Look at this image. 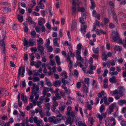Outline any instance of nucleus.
Returning <instances> with one entry per match:
<instances>
[{
    "label": "nucleus",
    "mask_w": 126,
    "mask_h": 126,
    "mask_svg": "<svg viewBox=\"0 0 126 126\" xmlns=\"http://www.w3.org/2000/svg\"><path fill=\"white\" fill-rule=\"evenodd\" d=\"M55 113L57 114L56 115V117L57 118L54 116L49 117L48 118V121L49 122L55 124H57L62 120H65L66 118L65 116H62V114L59 112V111L58 110L56 111Z\"/></svg>",
    "instance_id": "f257e3e1"
},
{
    "label": "nucleus",
    "mask_w": 126,
    "mask_h": 126,
    "mask_svg": "<svg viewBox=\"0 0 126 126\" xmlns=\"http://www.w3.org/2000/svg\"><path fill=\"white\" fill-rule=\"evenodd\" d=\"M24 46L28 47L30 46H33L35 43V40L33 39H30L28 41L26 38H24V40L23 41Z\"/></svg>",
    "instance_id": "f03ea898"
},
{
    "label": "nucleus",
    "mask_w": 126,
    "mask_h": 126,
    "mask_svg": "<svg viewBox=\"0 0 126 126\" xmlns=\"http://www.w3.org/2000/svg\"><path fill=\"white\" fill-rule=\"evenodd\" d=\"M112 36V41L114 42H117L120 38V36L118 31L117 30L113 31Z\"/></svg>",
    "instance_id": "7ed1b4c3"
},
{
    "label": "nucleus",
    "mask_w": 126,
    "mask_h": 126,
    "mask_svg": "<svg viewBox=\"0 0 126 126\" xmlns=\"http://www.w3.org/2000/svg\"><path fill=\"white\" fill-rule=\"evenodd\" d=\"M114 107H115L118 110L119 107L117 105L116 103H113L109 106V114H110L111 112L113 111V109Z\"/></svg>",
    "instance_id": "20e7f679"
},
{
    "label": "nucleus",
    "mask_w": 126,
    "mask_h": 126,
    "mask_svg": "<svg viewBox=\"0 0 126 126\" xmlns=\"http://www.w3.org/2000/svg\"><path fill=\"white\" fill-rule=\"evenodd\" d=\"M38 51L39 52V53L40 54L41 56L44 55V47L42 46H41L40 44H38L37 47Z\"/></svg>",
    "instance_id": "39448f33"
},
{
    "label": "nucleus",
    "mask_w": 126,
    "mask_h": 126,
    "mask_svg": "<svg viewBox=\"0 0 126 126\" xmlns=\"http://www.w3.org/2000/svg\"><path fill=\"white\" fill-rule=\"evenodd\" d=\"M76 57L77 60L80 61L82 62L83 61V58H82L80 56L81 53V51L79 50H76Z\"/></svg>",
    "instance_id": "423d86ee"
},
{
    "label": "nucleus",
    "mask_w": 126,
    "mask_h": 126,
    "mask_svg": "<svg viewBox=\"0 0 126 126\" xmlns=\"http://www.w3.org/2000/svg\"><path fill=\"white\" fill-rule=\"evenodd\" d=\"M125 90L124 88L123 87L120 88L118 91V94L120 96H123L124 95V93L125 92Z\"/></svg>",
    "instance_id": "0eeeda50"
},
{
    "label": "nucleus",
    "mask_w": 126,
    "mask_h": 126,
    "mask_svg": "<svg viewBox=\"0 0 126 126\" xmlns=\"http://www.w3.org/2000/svg\"><path fill=\"white\" fill-rule=\"evenodd\" d=\"M83 94L86 95L87 93L88 92V87H86L85 84L84 82H83Z\"/></svg>",
    "instance_id": "6e6552de"
},
{
    "label": "nucleus",
    "mask_w": 126,
    "mask_h": 126,
    "mask_svg": "<svg viewBox=\"0 0 126 126\" xmlns=\"http://www.w3.org/2000/svg\"><path fill=\"white\" fill-rule=\"evenodd\" d=\"M80 30L81 32L83 33L86 32V29L87 27V25L85 24H81Z\"/></svg>",
    "instance_id": "1a4fd4ad"
},
{
    "label": "nucleus",
    "mask_w": 126,
    "mask_h": 126,
    "mask_svg": "<svg viewBox=\"0 0 126 126\" xmlns=\"http://www.w3.org/2000/svg\"><path fill=\"white\" fill-rule=\"evenodd\" d=\"M56 96H54L53 98V102H57L56 100H59L61 99V97L60 94L59 93H56L55 94Z\"/></svg>",
    "instance_id": "9d476101"
},
{
    "label": "nucleus",
    "mask_w": 126,
    "mask_h": 126,
    "mask_svg": "<svg viewBox=\"0 0 126 126\" xmlns=\"http://www.w3.org/2000/svg\"><path fill=\"white\" fill-rule=\"evenodd\" d=\"M58 105L57 102H53V105L51 106V110L52 111H54L56 109V107Z\"/></svg>",
    "instance_id": "9b49d317"
},
{
    "label": "nucleus",
    "mask_w": 126,
    "mask_h": 126,
    "mask_svg": "<svg viewBox=\"0 0 126 126\" xmlns=\"http://www.w3.org/2000/svg\"><path fill=\"white\" fill-rule=\"evenodd\" d=\"M109 80L110 82L112 83H115L118 82L117 80L114 76H113L110 78L109 79Z\"/></svg>",
    "instance_id": "f8f14e48"
},
{
    "label": "nucleus",
    "mask_w": 126,
    "mask_h": 126,
    "mask_svg": "<svg viewBox=\"0 0 126 126\" xmlns=\"http://www.w3.org/2000/svg\"><path fill=\"white\" fill-rule=\"evenodd\" d=\"M39 90V87L38 86H36L35 85H34L32 88V92L34 93H35V92L36 93H38Z\"/></svg>",
    "instance_id": "ddd939ff"
},
{
    "label": "nucleus",
    "mask_w": 126,
    "mask_h": 126,
    "mask_svg": "<svg viewBox=\"0 0 126 126\" xmlns=\"http://www.w3.org/2000/svg\"><path fill=\"white\" fill-rule=\"evenodd\" d=\"M77 22L76 21L73 22L71 26L72 29L73 30H76L77 26Z\"/></svg>",
    "instance_id": "4468645a"
},
{
    "label": "nucleus",
    "mask_w": 126,
    "mask_h": 126,
    "mask_svg": "<svg viewBox=\"0 0 126 126\" xmlns=\"http://www.w3.org/2000/svg\"><path fill=\"white\" fill-rule=\"evenodd\" d=\"M118 104L120 106H122L124 104L126 105V100L123 99L119 100L118 102Z\"/></svg>",
    "instance_id": "2eb2a0df"
},
{
    "label": "nucleus",
    "mask_w": 126,
    "mask_h": 126,
    "mask_svg": "<svg viewBox=\"0 0 126 126\" xmlns=\"http://www.w3.org/2000/svg\"><path fill=\"white\" fill-rule=\"evenodd\" d=\"M72 122L71 121V118L70 117H68L65 121V124L66 125H68L70 124V125H72Z\"/></svg>",
    "instance_id": "dca6fc26"
},
{
    "label": "nucleus",
    "mask_w": 126,
    "mask_h": 126,
    "mask_svg": "<svg viewBox=\"0 0 126 126\" xmlns=\"http://www.w3.org/2000/svg\"><path fill=\"white\" fill-rule=\"evenodd\" d=\"M61 82L59 80H57L53 83V85L55 87H57L60 86Z\"/></svg>",
    "instance_id": "f3484780"
},
{
    "label": "nucleus",
    "mask_w": 126,
    "mask_h": 126,
    "mask_svg": "<svg viewBox=\"0 0 126 126\" xmlns=\"http://www.w3.org/2000/svg\"><path fill=\"white\" fill-rule=\"evenodd\" d=\"M82 52L83 55L84 57L88 56V51L87 48H83L82 49Z\"/></svg>",
    "instance_id": "a211bd4d"
},
{
    "label": "nucleus",
    "mask_w": 126,
    "mask_h": 126,
    "mask_svg": "<svg viewBox=\"0 0 126 126\" xmlns=\"http://www.w3.org/2000/svg\"><path fill=\"white\" fill-rule=\"evenodd\" d=\"M76 125L77 126H87L85 123L82 122L80 121L76 122Z\"/></svg>",
    "instance_id": "6ab92c4d"
},
{
    "label": "nucleus",
    "mask_w": 126,
    "mask_h": 126,
    "mask_svg": "<svg viewBox=\"0 0 126 126\" xmlns=\"http://www.w3.org/2000/svg\"><path fill=\"white\" fill-rule=\"evenodd\" d=\"M107 51H104L102 52V55L103 57V58H102V59L105 61L107 60L108 58L107 54Z\"/></svg>",
    "instance_id": "aec40b11"
},
{
    "label": "nucleus",
    "mask_w": 126,
    "mask_h": 126,
    "mask_svg": "<svg viewBox=\"0 0 126 126\" xmlns=\"http://www.w3.org/2000/svg\"><path fill=\"white\" fill-rule=\"evenodd\" d=\"M46 82V84L48 87H51L52 86V84L50 80L47 78H46L45 79Z\"/></svg>",
    "instance_id": "412c9836"
},
{
    "label": "nucleus",
    "mask_w": 126,
    "mask_h": 126,
    "mask_svg": "<svg viewBox=\"0 0 126 126\" xmlns=\"http://www.w3.org/2000/svg\"><path fill=\"white\" fill-rule=\"evenodd\" d=\"M65 78H61V80L63 83V85L66 86V84H68L69 83L68 80H65Z\"/></svg>",
    "instance_id": "4be33fe9"
},
{
    "label": "nucleus",
    "mask_w": 126,
    "mask_h": 126,
    "mask_svg": "<svg viewBox=\"0 0 126 126\" xmlns=\"http://www.w3.org/2000/svg\"><path fill=\"white\" fill-rule=\"evenodd\" d=\"M2 9L3 11L5 12H11V8L9 7H3Z\"/></svg>",
    "instance_id": "5701e85b"
},
{
    "label": "nucleus",
    "mask_w": 126,
    "mask_h": 126,
    "mask_svg": "<svg viewBox=\"0 0 126 126\" xmlns=\"http://www.w3.org/2000/svg\"><path fill=\"white\" fill-rule=\"evenodd\" d=\"M114 49L115 50L120 52L122 51V47H121L117 45H115L114 47Z\"/></svg>",
    "instance_id": "b1692460"
},
{
    "label": "nucleus",
    "mask_w": 126,
    "mask_h": 126,
    "mask_svg": "<svg viewBox=\"0 0 126 126\" xmlns=\"http://www.w3.org/2000/svg\"><path fill=\"white\" fill-rule=\"evenodd\" d=\"M27 20L28 22L29 23L30 25L34 23V22L33 21L32 18L30 16L28 17Z\"/></svg>",
    "instance_id": "393cba45"
},
{
    "label": "nucleus",
    "mask_w": 126,
    "mask_h": 126,
    "mask_svg": "<svg viewBox=\"0 0 126 126\" xmlns=\"http://www.w3.org/2000/svg\"><path fill=\"white\" fill-rule=\"evenodd\" d=\"M57 65H59L61 64L60 59L59 56H56L55 57Z\"/></svg>",
    "instance_id": "a878e982"
},
{
    "label": "nucleus",
    "mask_w": 126,
    "mask_h": 126,
    "mask_svg": "<svg viewBox=\"0 0 126 126\" xmlns=\"http://www.w3.org/2000/svg\"><path fill=\"white\" fill-rule=\"evenodd\" d=\"M95 25L98 27H100L101 26L102 27H103L104 25L102 23H100L99 21H98L97 20H95Z\"/></svg>",
    "instance_id": "bb28decb"
},
{
    "label": "nucleus",
    "mask_w": 126,
    "mask_h": 126,
    "mask_svg": "<svg viewBox=\"0 0 126 126\" xmlns=\"http://www.w3.org/2000/svg\"><path fill=\"white\" fill-rule=\"evenodd\" d=\"M72 14H76L77 12L76 6H72Z\"/></svg>",
    "instance_id": "cd10ccee"
},
{
    "label": "nucleus",
    "mask_w": 126,
    "mask_h": 126,
    "mask_svg": "<svg viewBox=\"0 0 126 126\" xmlns=\"http://www.w3.org/2000/svg\"><path fill=\"white\" fill-rule=\"evenodd\" d=\"M28 121L26 120V121L25 120L23 121L22 123L20 124L21 126H29L28 123Z\"/></svg>",
    "instance_id": "c85d7f7f"
},
{
    "label": "nucleus",
    "mask_w": 126,
    "mask_h": 126,
    "mask_svg": "<svg viewBox=\"0 0 126 126\" xmlns=\"http://www.w3.org/2000/svg\"><path fill=\"white\" fill-rule=\"evenodd\" d=\"M84 81L87 84L88 87H89V84L90 83V79L89 78H85L84 80Z\"/></svg>",
    "instance_id": "c756f323"
},
{
    "label": "nucleus",
    "mask_w": 126,
    "mask_h": 126,
    "mask_svg": "<svg viewBox=\"0 0 126 126\" xmlns=\"http://www.w3.org/2000/svg\"><path fill=\"white\" fill-rule=\"evenodd\" d=\"M67 114L68 116H70L72 117H74L75 116V112L72 111L70 112H67Z\"/></svg>",
    "instance_id": "7c9ffc66"
},
{
    "label": "nucleus",
    "mask_w": 126,
    "mask_h": 126,
    "mask_svg": "<svg viewBox=\"0 0 126 126\" xmlns=\"http://www.w3.org/2000/svg\"><path fill=\"white\" fill-rule=\"evenodd\" d=\"M78 11L81 13H83L85 11V9L84 7H80L79 6L77 8Z\"/></svg>",
    "instance_id": "2f4dec72"
},
{
    "label": "nucleus",
    "mask_w": 126,
    "mask_h": 126,
    "mask_svg": "<svg viewBox=\"0 0 126 126\" xmlns=\"http://www.w3.org/2000/svg\"><path fill=\"white\" fill-rule=\"evenodd\" d=\"M104 102L106 105H108L110 104V103H109V102L108 101L107 96H104Z\"/></svg>",
    "instance_id": "473e14b6"
},
{
    "label": "nucleus",
    "mask_w": 126,
    "mask_h": 126,
    "mask_svg": "<svg viewBox=\"0 0 126 126\" xmlns=\"http://www.w3.org/2000/svg\"><path fill=\"white\" fill-rule=\"evenodd\" d=\"M118 91L117 90H115L114 91H112L110 92V93L112 96H114L116 94H118Z\"/></svg>",
    "instance_id": "72a5a7b5"
},
{
    "label": "nucleus",
    "mask_w": 126,
    "mask_h": 126,
    "mask_svg": "<svg viewBox=\"0 0 126 126\" xmlns=\"http://www.w3.org/2000/svg\"><path fill=\"white\" fill-rule=\"evenodd\" d=\"M49 88L44 87L42 91L43 94L44 93L45 94L46 93H47V92L49 91Z\"/></svg>",
    "instance_id": "f704fd0d"
},
{
    "label": "nucleus",
    "mask_w": 126,
    "mask_h": 126,
    "mask_svg": "<svg viewBox=\"0 0 126 126\" xmlns=\"http://www.w3.org/2000/svg\"><path fill=\"white\" fill-rule=\"evenodd\" d=\"M21 98L22 100L25 103L27 102V98L26 97H24V94H22L21 95Z\"/></svg>",
    "instance_id": "c9c22d12"
},
{
    "label": "nucleus",
    "mask_w": 126,
    "mask_h": 126,
    "mask_svg": "<svg viewBox=\"0 0 126 126\" xmlns=\"http://www.w3.org/2000/svg\"><path fill=\"white\" fill-rule=\"evenodd\" d=\"M94 52L96 54H98L99 53V47H97L96 48H94L93 49Z\"/></svg>",
    "instance_id": "e433bc0d"
},
{
    "label": "nucleus",
    "mask_w": 126,
    "mask_h": 126,
    "mask_svg": "<svg viewBox=\"0 0 126 126\" xmlns=\"http://www.w3.org/2000/svg\"><path fill=\"white\" fill-rule=\"evenodd\" d=\"M91 5L90 7V9L92 10H93L95 6V3L94 1H93L91 2Z\"/></svg>",
    "instance_id": "4c0bfd02"
},
{
    "label": "nucleus",
    "mask_w": 126,
    "mask_h": 126,
    "mask_svg": "<svg viewBox=\"0 0 126 126\" xmlns=\"http://www.w3.org/2000/svg\"><path fill=\"white\" fill-rule=\"evenodd\" d=\"M105 92L103 91H101L100 93H98L97 95L98 96V97H100L102 96H103L104 95Z\"/></svg>",
    "instance_id": "58836bf2"
},
{
    "label": "nucleus",
    "mask_w": 126,
    "mask_h": 126,
    "mask_svg": "<svg viewBox=\"0 0 126 126\" xmlns=\"http://www.w3.org/2000/svg\"><path fill=\"white\" fill-rule=\"evenodd\" d=\"M105 109V107L104 105L102 104L100 107V112L101 113L102 112L103 110Z\"/></svg>",
    "instance_id": "ea45409f"
},
{
    "label": "nucleus",
    "mask_w": 126,
    "mask_h": 126,
    "mask_svg": "<svg viewBox=\"0 0 126 126\" xmlns=\"http://www.w3.org/2000/svg\"><path fill=\"white\" fill-rule=\"evenodd\" d=\"M96 117L97 118L99 119L100 121H101L103 119V117L101 115H100L99 113H98L96 115Z\"/></svg>",
    "instance_id": "a19ab883"
},
{
    "label": "nucleus",
    "mask_w": 126,
    "mask_h": 126,
    "mask_svg": "<svg viewBox=\"0 0 126 126\" xmlns=\"http://www.w3.org/2000/svg\"><path fill=\"white\" fill-rule=\"evenodd\" d=\"M38 5L39 6V8L41 9H44V4L42 2H39L38 3Z\"/></svg>",
    "instance_id": "79ce46f5"
},
{
    "label": "nucleus",
    "mask_w": 126,
    "mask_h": 126,
    "mask_svg": "<svg viewBox=\"0 0 126 126\" xmlns=\"http://www.w3.org/2000/svg\"><path fill=\"white\" fill-rule=\"evenodd\" d=\"M36 124L37 126H41L40 123L41 124H42V120H38L34 122Z\"/></svg>",
    "instance_id": "37998d69"
},
{
    "label": "nucleus",
    "mask_w": 126,
    "mask_h": 126,
    "mask_svg": "<svg viewBox=\"0 0 126 126\" xmlns=\"http://www.w3.org/2000/svg\"><path fill=\"white\" fill-rule=\"evenodd\" d=\"M19 21L22 22L23 21V16H22L18 15L17 16Z\"/></svg>",
    "instance_id": "c03bdc74"
},
{
    "label": "nucleus",
    "mask_w": 126,
    "mask_h": 126,
    "mask_svg": "<svg viewBox=\"0 0 126 126\" xmlns=\"http://www.w3.org/2000/svg\"><path fill=\"white\" fill-rule=\"evenodd\" d=\"M6 18L5 17H3L0 18V22L2 23H4L6 21Z\"/></svg>",
    "instance_id": "a18cd8bd"
},
{
    "label": "nucleus",
    "mask_w": 126,
    "mask_h": 126,
    "mask_svg": "<svg viewBox=\"0 0 126 126\" xmlns=\"http://www.w3.org/2000/svg\"><path fill=\"white\" fill-rule=\"evenodd\" d=\"M60 75L62 76H64V78H66L68 77L67 73L65 72H62L60 74Z\"/></svg>",
    "instance_id": "49530a36"
},
{
    "label": "nucleus",
    "mask_w": 126,
    "mask_h": 126,
    "mask_svg": "<svg viewBox=\"0 0 126 126\" xmlns=\"http://www.w3.org/2000/svg\"><path fill=\"white\" fill-rule=\"evenodd\" d=\"M110 6V7L114 8V3L112 1H110L109 2Z\"/></svg>",
    "instance_id": "de8ad7c7"
},
{
    "label": "nucleus",
    "mask_w": 126,
    "mask_h": 126,
    "mask_svg": "<svg viewBox=\"0 0 126 126\" xmlns=\"http://www.w3.org/2000/svg\"><path fill=\"white\" fill-rule=\"evenodd\" d=\"M34 96V93L32 92V94L30 95L29 99V100L31 101V102H32V101H33V100Z\"/></svg>",
    "instance_id": "09e8293b"
},
{
    "label": "nucleus",
    "mask_w": 126,
    "mask_h": 126,
    "mask_svg": "<svg viewBox=\"0 0 126 126\" xmlns=\"http://www.w3.org/2000/svg\"><path fill=\"white\" fill-rule=\"evenodd\" d=\"M84 19L82 18L81 17L79 18V22L81 23V24H85L86 22L84 21Z\"/></svg>",
    "instance_id": "8fccbe9b"
},
{
    "label": "nucleus",
    "mask_w": 126,
    "mask_h": 126,
    "mask_svg": "<svg viewBox=\"0 0 126 126\" xmlns=\"http://www.w3.org/2000/svg\"><path fill=\"white\" fill-rule=\"evenodd\" d=\"M34 53H32L29 54L30 57L31 58V60L32 61L33 60H34L35 57L34 56Z\"/></svg>",
    "instance_id": "3c124183"
},
{
    "label": "nucleus",
    "mask_w": 126,
    "mask_h": 126,
    "mask_svg": "<svg viewBox=\"0 0 126 126\" xmlns=\"http://www.w3.org/2000/svg\"><path fill=\"white\" fill-rule=\"evenodd\" d=\"M74 76L76 78H77L79 75V73L77 70L76 69L74 71Z\"/></svg>",
    "instance_id": "603ef678"
},
{
    "label": "nucleus",
    "mask_w": 126,
    "mask_h": 126,
    "mask_svg": "<svg viewBox=\"0 0 126 126\" xmlns=\"http://www.w3.org/2000/svg\"><path fill=\"white\" fill-rule=\"evenodd\" d=\"M34 95L35 96L34 100H37L38 98L39 97V96L37 93H36V92L34 93Z\"/></svg>",
    "instance_id": "864d4df0"
},
{
    "label": "nucleus",
    "mask_w": 126,
    "mask_h": 126,
    "mask_svg": "<svg viewBox=\"0 0 126 126\" xmlns=\"http://www.w3.org/2000/svg\"><path fill=\"white\" fill-rule=\"evenodd\" d=\"M89 67L90 69L92 70H95L96 69V67L95 66L93 65L92 64H90L89 65Z\"/></svg>",
    "instance_id": "5fc2aeb1"
},
{
    "label": "nucleus",
    "mask_w": 126,
    "mask_h": 126,
    "mask_svg": "<svg viewBox=\"0 0 126 126\" xmlns=\"http://www.w3.org/2000/svg\"><path fill=\"white\" fill-rule=\"evenodd\" d=\"M37 41L38 43H40L41 44L43 43V39L41 38H39V40H37Z\"/></svg>",
    "instance_id": "6e6d98bb"
},
{
    "label": "nucleus",
    "mask_w": 126,
    "mask_h": 126,
    "mask_svg": "<svg viewBox=\"0 0 126 126\" xmlns=\"http://www.w3.org/2000/svg\"><path fill=\"white\" fill-rule=\"evenodd\" d=\"M65 108V105H63L61 106L59 108V110L61 111H63Z\"/></svg>",
    "instance_id": "4d7b16f0"
},
{
    "label": "nucleus",
    "mask_w": 126,
    "mask_h": 126,
    "mask_svg": "<svg viewBox=\"0 0 126 126\" xmlns=\"http://www.w3.org/2000/svg\"><path fill=\"white\" fill-rule=\"evenodd\" d=\"M101 3L102 4V7L103 8H104L105 5V2L104 0H100Z\"/></svg>",
    "instance_id": "13d9d810"
},
{
    "label": "nucleus",
    "mask_w": 126,
    "mask_h": 126,
    "mask_svg": "<svg viewBox=\"0 0 126 126\" xmlns=\"http://www.w3.org/2000/svg\"><path fill=\"white\" fill-rule=\"evenodd\" d=\"M64 45L66 46L70 47L71 46L70 43H69L67 41H65L64 43Z\"/></svg>",
    "instance_id": "bf43d9fd"
},
{
    "label": "nucleus",
    "mask_w": 126,
    "mask_h": 126,
    "mask_svg": "<svg viewBox=\"0 0 126 126\" xmlns=\"http://www.w3.org/2000/svg\"><path fill=\"white\" fill-rule=\"evenodd\" d=\"M104 24L105 25L107 24L109 22V19L107 18H105L104 19Z\"/></svg>",
    "instance_id": "052dcab7"
},
{
    "label": "nucleus",
    "mask_w": 126,
    "mask_h": 126,
    "mask_svg": "<svg viewBox=\"0 0 126 126\" xmlns=\"http://www.w3.org/2000/svg\"><path fill=\"white\" fill-rule=\"evenodd\" d=\"M82 45L81 44H79L77 46V49L78 50H81V48Z\"/></svg>",
    "instance_id": "680f3d73"
},
{
    "label": "nucleus",
    "mask_w": 126,
    "mask_h": 126,
    "mask_svg": "<svg viewBox=\"0 0 126 126\" xmlns=\"http://www.w3.org/2000/svg\"><path fill=\"white\" fill-rule=\"evenodd\" d=\"M121 26L122 29H126V23H122L121 24Z\"/></svg>",
    "instance_id": "e2e57ef3"
},
{
    "label": "nucleus",
    "mask_w": 126,
    "mask_h": 126,
    "mask_svg": "<svg viewBox=\"0 0 126 126\" xmlns=\"http://www.w3.org/2000/svg\"><path fill=\"white\" fill-rule=\"evenodd\" d=\"M120 124L122 126H126V121H122L121 122Z\"/></svg>",
    "instance_id": "0e129e2a"
},
{
    "label": "nucleus",
    "mask_w": 126,
    "mask_h": 126,
    "mask_svg": "<svg viewBox=\"0 0 126 126\" xmlns=\"http://www.w3.org/2000/svg\"><path fill=\"white\" fill-rule=\"evenodd\" d=\"M108 73V71L107 69H105L104 72L102 74L103 77H104L106 76L107 75V74Z\"/></svg>",
    "instance_id": "69168bd1"
},
{
    "label": "nucleus",
    "mask_w": 126,
    "mask_h": 126,
    "mask_svg": "<svg viewBox=\"0 0 126 126\" xmlns=\"http://www.w3.org/2000/svg\"><path fill=\"white\" fill-rule=\"evenodd\" d=\"M46 26L48 29L50 30L51 29V26L49 23L48 22L46 23Z\"/></svg>",
    "instance_id": "338daca9"
},
{
    "label": "nucleus",
    "mask_w": 126,
    "mask_h": 126,
    "mask_svg": "<svg viewBox=\"0 0 126 126\" xmlns=\"http://www.w3.org/2000/svg\"><path fill=\"white\" fill-rule=\"evenodd\" d=\"M31 51L32 52H34L35 53L37 51V49L36 47H32L31 49Z\"/></svg>",
    "instance_id": "774afa93"
}]
</instances>
